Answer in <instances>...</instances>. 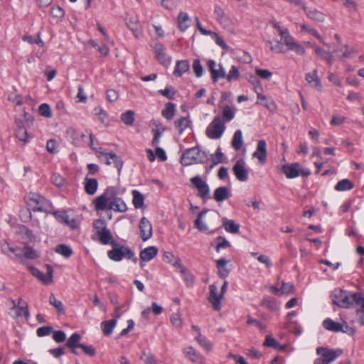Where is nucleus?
I'll list each match as a JSON object with an SVG mask.
<instances>
[{"label":"nucleus","mask_w":364,"mask_h":364,"mask_svg":"<svg viewBox=\"0 0 364 364\" xmlns=\"http://www.w3.org/2000/svg\"><path fill=\"white\" fill-rule=\"evenodd\" d=\"M190 124V121L188 117H182L175 121V127L178 130L179 134H181Z\"/></svg>","instance_id":"nucleus-42"},{"label":"nucleus","mask_w":364,"mask_h":364,"mask_svg":"<svg viewBox=\"0 0 364 364\" xmlns=\"http://www.w3.org/2000/svg\"><path fill=\"white\" fill-rule=\"evenodd\" d=\"M243 145L242 133L241 130H237L232 138V146L235 150H239Z\"/></svg>","instance_id":"nucleus-38"},{"label":"nucleus","mask_w":364,"mask_h":364,"mask_svg":"<svg viewBox=\"0 0 364 364\" xmlns=\"http://www.w3.org/2000/svg\"><path fill=\"white\" fill-rule=\"evenodd\" d=\"M191 186L198 191V196L202 199H207L210 194L208 184L200 176H197L191 178Z\"/></svg>","instance_id":"nucleus-10"},{"label":"nucleus","mask_w":364,"mask_h":364,"mask_svg":"<svg viewBox=\"0 0 364 364\" xmlns=\"http://www.w3.org/2000/svg\"><path fill=\"white\" fill-rule=\"evenodd\" d=\"M353 188V183L349 179H343L337 183L335 189L337 191H346Z\"/></svg>","instance_id":"nucleus-39"},{"label":"nucleus","mask_w":364,"mask_h":364,"mask_svg":"<svg viewBox=\"0 0 364 364\" xmlns=\"http://www.w3.org/2000/svg\"><path fill=\"white\" fill-rule=\"evenodd\" d=\"M107 255L112 260L119 262L121 261L123 257L127 259L132 258L134 257V253L129 248L127 247L119 246L109 250L107 253Z\"/></svg>","instance_id":"nucleus-11"},{"label":"nucleus","mask_w":364,"mask_h":364,"mask_svg":"<svg viewBox=\"0 0 364 364\" xmlns=\"http://www.w3.org/2000/svg\"><path fill=\"white\" fill-rule=\"evenodd\" d=\"M184 353L193 363L196 364H202V356L197 353L193 347L188 346L186 348Z\"/></svg>","instance_id":"nucleus-29"},{"label":"nucleus","mask_w":364,"mask_h":364,"mask_svg":"<svg viewBox=\"0 0 364 364\" xmlns=\"http://www.w3.org/2000/svg\"><path fill=\"white\" fill-rule=\"evenodd\" d=\"M154 53L158 61L163 65L167 66L171 61V58L166 54V48L161 43H156L154 46Z\"/></svg>","instance_id":"nucleus-18"},{"label":"nucleus","mask_w":364,"mask_h":364,"mask_svg":"<svg viewBox=\"0 0 364 364\" xmlns=\"http://www.w3.org/2000/svg\"><path fill=\"white\" fill-rule=\"evenodd\" d=\"M55 252L64 256L70 257L73 253L72 249L66 245H59L55 247Z\"/></svg>","instance_id":"nucleus-48"},{"label":"nucleus","mask_w":364,"mask_h":364,"mask_svg":"<svg viewBox=\"0 0 364 364\" xmlns=\"http://www.w3.org/2000/svg\"><path fill=\"white\" fill-rule=\"evenodd\" d=\"M16 317H20L24 316L26 318L29 316V312L28 309V304L26 302H23L21 306H16Z\"/></svg>","instance_id":"nucleus-51"},{"label":"nucleus","mask_w":364,"mask_h":364,"mask_svg":"<svg viewBox=\"0 0 364 364\" xmlns=\"http://www.w3.org/2000/svg\"><path fill=\"white\" fill-rule=\"evenodd\" d=\"M355 304L357 306L355 310V321L360 326H364V295L360 294Z\"/></svg>","instance_id":"nucleus-22"},{"label":"nucleus","mask_w":364,"mask_h":364,"mask_svg":"<svg viewBox=\"0 0 364 364\" xmlns=\"http://www.w3.org/2000/svg\"><path fill=\"white\" fill-rule=\"evenodd\" d=\"M116 194V190L114 188H107L103 194L95 199V209L103 210L108 208L115 212H126L127 210L126 203L122 198L115 197Z\"/></svg>","instance_id":"nucleus-1"},{"label":"nucleus","mask_w":364,"mask_h":364,"mask_svg":"<svg viewBox=\"0 0 364 364\" xmlns=\"http://www.w3.org/2000/svg\"><path fill=\"white\" fill-rule=\"evenodd\" d=\"M170 321L171 325L176 328L181 329L183 327V320L181 318V313L178 311L171 314Z\"/></svg>","instance_id":"nucleus-41"},{"label":"nucleus","mask_w":364,"mask_h":364,"mask_svg":"<svg viewBox=\"0 0 364 364\" xmlns=\"http://www.w3.org/2000/svg\"><path fill=\"white\" fill-rule=\"evenodd\" d=\"M208 66L213 82H216L219 78L224 77L225 69L220 64L217 65L213 60H209L208 61Z\"/></svg>","instance_id":"nucleus-17"},{"label":"nucleus","mask_w":364,"mask_h":364,"mask_svg":"<svg viewBox=\"0 0 364 364\" xmlns=\"http://www.w3.org/2000/svg\"><path fill=\"white\" fill-rule=\"evenodd\" d=\"M264 346L266 347H272L276 349H284V346H282L274 338L270 336H266Z\"/></svg>","instance_id":"nucleus-50"},{"label":"nucleus","mask_w":364,"mask_h":364,"mask_svg":"<svg viewBox=\"0 0 364 364\" xmlns=\"http://www.w3.org/2000/svg\"><path fill=\"white\" fill-rule=\"evenodd\" d=\"M94 114L102 123L105 122L107 117V114L101 107H95L94 109Z\"/></svg>","instance_id":"nucleus-59"},{"label":"nucleus","mask_w":364,"mask_h":364,"mask_svg":"<svg viewBox=\"0 0 364 364\" xmlns=\"http://www.w3.org/2000/svg\"><path fill=\"white\" fill-rule=\"evenodd\" d=\"M16 136L19 141L23 142L24 144H26L30 139V136L27 132V130L20 123L17 124Z\"/></svg>","instance_id":"nucleus-34"},{"label":"nucleus","mask_w":364,"mask_h":364,"mask_svg":"<svg viewBox=\"0 0 364 364\" xmlns=\"http://www.w3.org/2000/svg\"><path fill=\"white\" fill-rule=\"evenodd\" d=\"M282 171L287 178H294L298 176L306 177L311 172L308 169H303L299 163H293L282 166Z\"/></svg>","instance_id":"nucleus-9"},{"label":"nucleus","mask_w":364,"mask_h":364,"mask_svg":"<svg viewBox=\"0 0 364 364\" xmlns=\"http://www.w3.org/2000/svg\"><path fill=\"white\" fill-rule=\"evenodd\" d=\"M139 228L140 230V237L143 241H146L152 237V225L146 218L143 217L141 218Z\"/></svg>","instance_id":"nucleus-15"},{"label":"nucleus","mask_w":364,"mask_h":364,"mask_svg":"<svg viewBox=\"0 0 364 364\" xmlns=\"http://www.w3.org/2000/svg\"><path fill=\"white\" fill-rule=\"evenodd\" d=\"M305 80L311 87L319 91L322 90L321 83L318 78V71L316 69H314L312 72L306 74Z\"/></svg>","instance_id":"nucleus-23"},{"label":"nucleus","mask_w":364,"mask_h":364,"mask_svg":"<svg viewBox=\"0 0 364 364\" xmlns=\"http://www.w3.org/2000/svg\"><path fill=\"white\" fill-rule=\"evenodd\" d=\"M50 14L53 17L59 19H62L65 15L63 9L59 6L52 7Z\"/></svg>","instance_id":"nucleus-61"},{"label":"nucleus","mask_w":364,"mask_h":364,"mask_svg":"<svg viewBox=\"0 0 364 364\" xmlns=\"http://www.w3.org/2000/svg\"><path fill=\"white\" fill-rule=\"evenodd\" d=\"M273 27L277 30L279 36L282 37L284 44L287 46L289 50L294 51L299 55H304L306 54L305 48L297 41L294 40L293 36L289 34L287 28L281 27L278 23H274Z\"/></svg>","instance_id":"nucleus-4"},{"label":"nucleus","mask_w":364,"mask_h":364,"mask_svg":"<svg viewBox=\"0 0 364 364\" xmlns=\"http://www.w3.org/2000/svg\"><path fill=\"white\" fill-rule=\"evenodd\" d=\"M49 302L58 310V312L63 313L64 311L63 304L60 301L58 300L53 294H51L49 298Z\"/></svg>","instance_id":"nucleus-58"},{"label":"nucleus","mask_w":364,"mask_h":364,"mask_svg":"<svg viewBox=\"0 0 364 364\" xmlns=\"http://www.w3.org/2000/svg\"><path fill=\"white\" fill-rule=\"evenodd\" d=\"M133 194V205L136 208H140L144 205V196L143 195L138 191L134 190L132 192Z\"/></svg>","instance_id":"nucleus-47"},{"label":"nucleus","mask_w":364,"mask_h":364,"mask_svg":"<svg viewBox=\"0 0 364 364\" xmlns=\"http://www.w3.org/2000/svg\"><path fill=\"white\" fill-rule=\"evenodd\" d=\"M80 335L77 333H74L71 335V336L68 338L66 346L69 348H80V346L82 345L80 343Z\"/></svg>","instance_id":"nucleus-40"},{"label":"nucleus","mask_w":364,"mask_h":364,"mask_svg":"<svg viewBox=\"0 0 364 364\" xmlns=\"http://www.w3.org/2000/svg\"><path fill=\"white\" fill-rule=\"evenodd\" d=\"M256 75L262 79L269 80L272 76V73L267 69L256 68Z\"/></svg>","instance_id":"nucleus-57"},{"label":"nucleus","mask_w":364,"mask_h":364,"mask_svg":"<svg viewBox=\"0 0 364 364\" xmlns=\"http://www.w3.org/2000/svg\"><path fill=\"white\" fill-rule=\"evenodd\" d=\"M307 44L310 46L312 48H314L316 55L321 57L322 59L325 60L330 65L333 64V58L331 53L328 52L321 49L320 47L316 46L315 43H311V42H307Z\"/></svg>","instance_id":"nucleus-26"},{"label":"nucleus","mask_w":364,"mask_h":364,"mask_svg":"<svg viewBox=\"0 0 364 364\" xmlns=\"http://www.w3.org/2000/svg\"><path fill=\"white\" fill-rule=\"evenodd\" d=\"M127 25L132 31L136 38H139L141 36V32L138 29V25L136 21H133L131 19H129L127 21Z\"/></svg>","instance_id":"nucleus-60"},{"label":"nucleus","mask_w":364,"mask_h":364,"mask_svg":"<svg viewBox=\"0 0 364 364\" xmlns=\"http://www.w3.org/2000/svg\"><path fill=\"white\" fill-rule=\"evenodd\" d=\"M200 150L197 147H193L186 150L181 158V162L183 166H190L200 161L199 159Z\"/></svg>","instance_id":"nucleus-12"},{"label":"nucleus","mask_w":364,"mask_h":364,"mask_svg":"<svg viewBox=\"0 0 364 364\" xmlns=\"http://www.w3.org/2000/svg\"><path fill=\"white\" fill-rule=\"evenodd\" d=\"M301 32L308 33L309 35H311L312 36L315 37L316 39H318L321 43H322L324 45H327L323 38V37L320 35L318 31L311 25L307 24V23H300L299 24Z\"/></svg>","instance_id":"nucleus-24"},{"label":"nucleus","mask_w":364,"mask_h":364,"mask_svg":"<svg viewBox=\"0 0 364 364\" xmlns=\"http://www.w3.org/2000/svg\"><path fill=\"white\" fill-rule=\"evenodd\" d=\"M225 124L222 117L215 116L205 130L206 136L211 139H219L225 131Z\"/></svg>","instance_id":"nucleus-6"},{"label":"nucleus","mask_w":364,"mask_h":364,"mask_svg":"<svg viewBox=\"0 0 364 364\" xmlns=\"http://www.w3.org/2000/svg\"><path fill=\"white\" fill-rule=\"evenodd\" d=\"M305 12H306V16L314 20V21H318V22H324L325 20H326V16L323 13H322L321 11L317 10L316 9H314V8H308L306 6V10H304Z\"/></svg>","instance_id":"nucleus-27"},{"label":"nucleus","mask_w":364,"mask_h":364,"mask_svg":"<svg viewBox=\"0 0 364 364\" xmlns=\"http://www.w3.org/2000/svg\"><path fill=\"white\" fill-rule=\"evenodd\" d=\"M294 286L292 283L282 282L281 286V294H289L293 292Z\"/></svg>","instance_id":"nucleus-63"},{"label":"nucleus","mask_w":364,"mask_h":364,"mask_svg":"<svg viewBox=\"0 0 364 364\" xmlns=\"http://www.w3.org/2000/svg\"><path fill=\"white\" fill-rule=\"evenodd\" d=\"M175 114V105L173 103L168 102L166 104V107L162 110L161 114L167 119H171L173 117Z\"/></svg>","instance_id":"nucleus-45"},{"label":"nucleus","mask_w":364,"mask_h":364,"mask_svg":"<svg viewBox=\"0 0 364 364\" xmlns=\"http://www.w3.org/2000/svg\"><path fill=\"white\" fill-rule=\"evenodd\" d=\"M323 326L325 329L334 333L343 332L349 335L355 333L353 328L348 326L345 320L341 322H335L331 318H326L323 321Z\"/></svg>","instance_id":"nucleus-8"},{"label":"nucleus","mask_w":364,"mask_h":364,"mask_svg":"<svg viewBox=\"0 0 364 364\" xmlns=\"http://www.w3.org/2000/svg\"><path fill=\"white\" fill-rule=\"evenodd\" d=\"M223 299V294L218 292V287L215 284L210 285L208 299L215 311H219L221 309Z\"/></svg>","instance_id":"nucleus-13"},{"label":"nucleus","mask_w":364,"mask_h":364,"mask_svg":"<svg viewBox=\"0 0 364 364\" xmlns=\"http://www.w3.org/2000/svg\"><path fill=\"white\" fill-rule=\"evenodd\" d=\"M56 219L72 229H77L79 227V221L70 216L64 211H55L53 213Z\"/></svg>","instance_id":"nucleus-14"},{"label":"nucleus","mask_w":364,"mask_h":364,"mask_svg":"<svg viewBox=\"0 0 364 364\" xmlns=\"http://www.w3.org/2000/svg\"><path fill=\"white\" fill-rule=\"evenodd\" d=\"M190 17L185 12H180L178 16V25L181 31H186L189 26Z\"/></svg>","instance_id":"nucleus-36"},{"label":"nucleus","mask_w":364,"mask_h":364,"mask_svg":"<svg viewBox=\"0 0 364 364\" xmlns=\"http://www.w3.org/2000/svg\"><path fill=\"white\" fill-rule=\"evenodd\" d=\"M98 187L97 181L95 178L85 177V191L89 195H94Z\"/></svg>","instance_id":"nucleus-30"},{"label":"nucleus","mask_w":364,"mask_h":364,"mask_svg":"<svg viewBox=\"0 0 364 364\" xmlns=\"http://www.w3.org/2000/svg\"><path fill=\"white\" fill-rule=\"evenodd\" d=\"M189 63L186 60H178L173 72L174 76L181 77L189 70Z\"/></svg>","instance_id":"nucleus-28"},{"label":"nucleus","mask_w":364,"mask_h":364,"mask_svg":"<svg viewBox=\"0 0 364 364\" xmlns=\"http://www.w3.org/2000/svg\"><path fill=\"white\" fill-rule=\"evenodd\" d=\"M262 305L271 311H277L279 309L276 301L269 297L264 298L263 299Z\"/></svg>","instance_id":"nucleus-56"},{"label":"nucleus","mask_w":364,"mask_h":364,"mask_svg":"<svg viewBox=\"0 0 364 364\" xmlns=\"http://www.w3.org/2000/svg\"><path fill=\"white\" fill-rule=\"evenodd\" d=\"M267 156V144L263 139L258 141L256 151L253 153L252 156L258 159L262 164L266 161Z\"/></svg>","instance_id":"nucleus-20"},{"label":"nucleus","mask_w":364,"mask_h":364,"mask_svg":"<svg viewBox=\"0 0 364 364\" xmlns=\"http://www.w3.org/2000/svg\"><path fill=\"white\" fill-rule=\"evenodd\" d=\"M25 202L28 208L33 211L50 213L52 210L51 203L36 193H30L26 196Z\"/></svg>","instance_id":"nucleus-5"},{"label":"nucleus","mask_w":364,"mask_h":364,"mask_svg":"<svg viewBox=\"0 0 364 364\" xmlns=\"http://www.w3.org/2000/svg\"><path fill=\"white\" fill-rule=\"evenodd\" d=\"M31 272L34 277H37L44 284L48 285L50 284V277H46L38 269L31 267Z\"/></svg>","instance_id":"nucleus-44"},{"label":"nucleus","mask_w":364,"mask_h":364,"mask_svg":"<svg viewBox=\"0 0 364 364\" xmlns=\"http://www.w3.org/2000/svg\"><path fill=\"white\" fill-rule=\"evenodd\" d=\"M214 14L216 16L217 21L220 23H225L227 22L228 18H227L224 11L223 10V9L220 6H216L215 7Z\"/></svg>","instance_id":"nucleus-49"},{"label":"nucleus","mask_w":364,"mask_h":364,"mask_svg":"<svg viewBox=\"0 0 364 364\" xmlns=\"http://www.w3.org/2000/svg\"><path fill=\"white\" fill-rule=\"evenodd\" d=\"M39 113L41 116L45 117H50L52 116V112L48 105L43 103L39 107Z\"/></svg>","instance_id":"nucleus-62"},{"label":"nucleus","mask_w":364,"mask_h":364,"mask_svg":"<svg viewBox=\"0 0 364 364\" xmlns=\"http://www.w3.org/2000/svg\"><path fill=\"white\" fill-rule=\"evenodd\" d=\"M97 235L100 237V241L102 244H109L112 239V234L108 229H104L103 230H98Z\"/></svg>","instance_id":"nucleus-43"},{"label":"nucleus","mask_w":364,"mask_h":364,"mask_svg":"<svg viewBox=\"0 0 364 364\" xmlns=\"http://www.w3.org/2000/svg\"><path fill=\"white\" fill-rule=\"evenodd\" d=\"M140 358L146 364H157V361L154 355L149 352H143Z\"/></svg>","instance_id":"nucleus-53"},{"label":"nucleus","mask_w":364,"mask_h":364,"mask_svg":"<svg viewBox=\"0 0 364 364\" xmlns=\"http://www.w3.org/2000/svg\"><path fill=\"white\" fill-rule=\"evenodd\" d=\"M121 120L128 126L133 124L134 122V112L132 110H128L121 114Z\"/></svg>","instance_id":"nucleus-46"},{"label":"nucleus","mask_w":364,"mask_h":364,"mask_svg":"<svg viewBox=\"0 0 364 364\" xmlns=\"http://www.w3.org/2000/svg\"><path fill=\"white\" fill-rule=\"evenodd\" d=\"M361 293H352L341 289H335L331 298L333 304L341 308H353Z\"/></svg>","instance_id":"nucleus-3"},{"label":"nucleus","mask_w":364,"mask_h":364,"mask_svg":"<svg viewBox=\"0 0 364 364\" xmlns=\"http://www.w3.org/2000/svg\"><path fill=\"white\" fill-rule=\"evenodd\" d=\"M220 108L222 111V115L220 116L224 122H230L232 120L235 116V110L234 108L229 105H220Z\"/></svg>","instance_id":"nucleus-31"},{"label":"nucleus","mask_w":364,"mask_h":364,"mask_svg":"<svg viewBox=\"0 0 364 364\" xmlns=\"http://www.w3.org/2000/svg\"><path fill=\"white\" fill-rule=\"evenodd\" d=\"M217 267L218 269V274L221 278H225L229 274L230 270L226 267L228 261L222 258L216 261Z\"/></svg>","instance_id":"nucleus-37"},{"label":"nucleus","mask_w":364,"mask_h":364,"mask_svg":"<svg viewBox=\"0 0 364 364\" xmlns=\"http://www.w3.org/2000/svg\"><path fill=\"white\" fill-rule=\"evenodd\" d=\"M316 350L319 357L314 360V364H331L342 353L340 349L324 347H318Z\"/></svg>","instance_id":"nucleus-7"},{"label":"nucleus","mask_w":364,"mask_h":364,"mask_svg":"<svg viewBox=\"0 0 364 364\" xmlns=\"http://www.w3.org/2000/svg\"><path fill=\"white\" fill-rule=\"evenodd\" d=\"M193 70L197 77H200L203 74V68L198 59H196L193 62Z\"/></svg>","instance_id":"nucleus-55"},{"label":"nucleus","mask_w":364,"mask_h":364,"mask_svg":"<svg viewBox=\"0 0 364 364\" xmlns=\"http://www.w3.org/2000/svg\"><path fill=\"white\" fill-rule=\"evenodd\" d=\"M231 196V192L229 188L220 186L217 188L213 193V198L217 202H223Z\"/></svg>","instance_id":"nucleus-25"},{"label":"nucleus","mask_w":364,"mask_h":364,"mask_svg":"<svg viewBox=\"0 0 364 364\" xmlns=\"http://www.w3.org/2000/svg\"><path fill=\"white\" fill-rule=\"evenodd\" d=\"M100 155L104 156L107 165L113 164L118 171H120L123 166V161L114 153H107L102 150L98 151Z\"/></svg>","instance_id":"nucleus-19"},{"label":"nucleus","mask_w":364,"mask_h":364,"mask_svg":"<svg viewBox=\"0 0 364 364\" xmlns=\"http://www.w3.org/2000/svg\"><path fill=\"white\" fill-rule=\"evenodd\" d=\"M117 319H111L102 321L101 323V328L105 336H109L117 325Z\"/></svg>","instance_id":"nucleus-35"},{"label":"nucleus","mask_w":364,"mask_h":364,"mask_svg":"<svg viewBox=\"0 0 364 364\" xmlns=\"http://www.w3.org/2000/svg\"><path fill=\"white\" fill-rule=\"evenodd\" d=\"M158 254V248L155 246L148 247L140 252L139 257L141 260L140 266H144L143 262H147L154 259Z\"/></svg>","instance_id":"nucleus-21"},{"label":"nucleus","mask_w":364,"mask_h":364,"mask_svg":"<svg viewBox=\"0 0 364 364\" xmlns=\"http://www.w3.org/2000/svg\"><path fill=\"white\" fill-rule=\"evenodd\" d=\"M240 77L241 75L240 70L236 65H231L228 73L225 71L224 78H225L228 82L237 81L239 80Z\"/></svg>","instance_id":"nucleus-32"},{"label":"nucleus","mask_w":364,"mask_h":364,"mask_svg":"<svg viewBox=\"0 0 364 364\" xmlns=\"http://www.w3.org/2000/svg\"><path fill=\"white\" fill-rule=\"evenodd\" d=\"M223 226L225 230L228 232L236 234L239 232L240 230V225L235 223V222L232 220H229L228 218L223 219Z\"/></svg>","instance_id":"nucleus-33"},{"label":"nucleus","mask_w":364,"mask_h":364,"mask_svg":"<svg viewBox=\"0 0 364 364\" xmlns=\"http://www.w3.org/2000/svg\"><path fill=\"white\" fill-rule=\"evenodd\" d=\"M232 171L237 180L246 181L248 178V170L246 168L244 160L237 161L232 168Z\"/></svg>","instance_id":"nucleus-16"},{"label":"nucleus","mask_w":364,"mask_h":364,"mask_svg":"<svg viewBox=\"0 0 364 364\" xmlns=\"http://www.w3.org/2000/svg\"><path fill=\"white\" fill-rule=\"evenodd\" d=\"M23 253L25 257L28 259H36L38 257L37 252L31 247H26L23 250Z\"/></svg>","instance_id":"nucleus-64"},{"label":"nucleus","mask_w":364,"mask_h":364,"mask_svg":"<svg viewBox=\"0 0 364 364\" xmlns=\"http://www.w3.org/2000/svg\"><path fill=\"white\" fill-rule=\"evenodd\" d=\"M165 131V127H161L160 128L154 129V138L152 140V145L154 146H158V144L160 141V137L163 132Z\"/></svg>","instance_id":"nucleus-52"},{"label":"nucleus","mask_w":364,"mask_h":364,"mask_svg":"<svg viewBox=\"0 0 364 364\" xmlns=\"http://www.w3.org/2000/svg\"><path fill=\"white\" fill-rule=\"evenodd\" d=\"M219 220L220 215L218 212L203 210L198 215L194 222V227L200 232L214 233Z\"/></svg>","instance_id":"nucleus-2"},{"label":"nucleus","mask_w":364,"mask_h":364,"mask_svg":"<svg viewBox=\"0 0 364 364\" xmlns=\"http://www.w3.org/2000/svg\"><path fill=\"white\" fill-rule=\"evenodd\" d=\"M195 339L200 346L204 348L207 351H210L212 349V344L204 337L200 336H196Z\"/></svg>","instance_id":"nucleus-54"}]
</instances>
